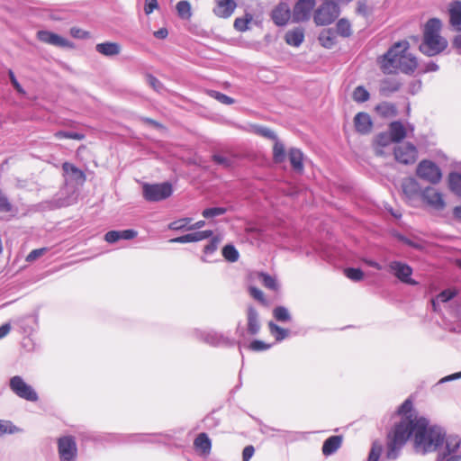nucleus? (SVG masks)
<instances>
[{
  "instance_id": "52",
  "label": "nucleus",
  "mask_w": 461,
  "mask_h": 461,
  "mask_svg": "<svg viewBox=\"0 0 461 461\" xmlns=\"http://www.w3.org/2000/svg\"><path fill=\"white\" fill-rule=\"evenodd\" d=\"M456 295V292L454 290H444L438 295L437 300H439L442 303H447Z\"/></svg>"
},
{
  "instance_id": "31",
  "label": "nucleus",
  "mask_w": 461,
  "mask_h": 461,
  "mask_svg": "<svg viewBox=\"0 0 461 461\" xmlns=\"http://www.w3.org/2000/svg\"><path fill=\"white\" fill-rule=\"evenodd\" d=\"M222 256L230 262H236L239 259V252L233 245H226L222 249Z\"/></svg>"
},
{
  "instance_id": "46",
  "label": "nucleus",
  "mask_w": 461,
  "mask_h": 461,
  "mask_svg": "<svg viewBox=\"0 0 461 461\" xmlns=\"http://www.w3.org/2000/svg\"><path fill=\"white\" fill-rule=\"evenodd\" d=\"M382 449L383 447L381 444L374 442L367 461H378L380 455L382 453Z\"/></svg>"
},
{
  "instance_id": "50",
  "label": "nucleus",
  "mask_w": 461,
  "mask_h": 461,
  "mask_svg": "<svg viewBox=\"0 0 461 461\" xmlns=\"http://www.w3.org/2000/svg\"><path fill=\"white\" fill-rule=\"evenodd\" d=\"M47 250H48L47 248H41V249H33L28 254L26 260L29 262L34 261L35 259L43 256L47 252Z\"/></svg>"
},
{
  "instance_id": "26",
  "label": "nucleus",
  "mask_w": 461,
  "mask_h": 461,
  "mask_svg": "<svg viewBox=\"0 0 461 461\" xmlns=\"http://www.w3.org/2000/svg\"><path fill=\"white\" fill-rule=\"evenodd\" d=\"M260 325L257 311L253 307L248 309V330L250 334L255 335L258 332Z\"/></svg>"
},
{
  "instance_id": "33",
  "label": "nucleus",
  "mask_w": 461,
  "mask_h": 461,
  "mask_svg": "<svg viewBox=\"0 0 461 461\" xmlns=\"http://www.w3.org/2000/svg\"><path fill=\"white\" fill-rule=\"evenodd\" d=\"M369 93L364 86H357L355 88L352 97L357 103H364L369 99Z\"/></svg>"
},
{
  "instance_id": "13",
  "label": "nucleus",
  "mask_w": 461,
  "mask_h": 461,
  "mask_svg": "<svg viewBox=\"0 0 461 461\" xmlns=\"http://www.w3.org/2000/svg\"><path fill=\"white\" fill-rule=\"evenodd\" d=\"M38 39L47 44L62 47L73 48V43L67 39L49 31H39L37 32Z\"/></svg>"
},
{
  "instance_id": "12",
  "label": "nucleus",
  "mask_w": 461,
  "mask_h": 461,
  "mask_svg": "<svg viewBox=\"0 0 461 461\" xmlns=\"http://www.w3.org/2000/svg\"><path fill=\"white\" fill-rule=\"evenodd\" d=\"M390 271L402 282L410 285H415L416 282L411 278L412 269L407 264L393 261L389 265Z\"/></svg>"
},
{
  "instance_id": "28",
  "label": "nucleus",
  "mask_w": 461,
  "mask_h": 461,
  "mask_svg": "<svg viewBox=\"0 0 461 461\" xmlns=\"http://www.w3.org/2000/svg\"><path fill=\"white\" fill-rule=\"evenodd\" d=\"M177 14L181 19L188 20L192 16L191 5L186 0L179 1L176 4Z\"/></svg>"
},
{
  "instance_id": "11",
  "label": "nucleus",
  "mask_w": 461,
  "mask_h": 461,
  "mask_svg": "<svg viewBox=\"0 0 461 461\" xmlns=\"http://www.w3.org/2000/svg\"><path fill=\"white\" fill-rule=\"evenodd\" d=\"M417 149L411 143H404L394 149L395 159L402 164H412L417 159Z\"/></svg>"
},
{
  "instance_id": "24",
  "label": "nucleus",
  "mask_w": 461,
  "mask_h": 461,
  "mask_svg": "<svg viewBox=\"0 0 461 461\" xmlns=\"http://www.w3.org/2000/svg\"><path fill=\"white\" fill-rule=\"evenodd\" d=\"M389 134L393 142H399L406 137V128L401 122H393L389 126Z\"/></svg>"
},
{
  "instance_id": "61",
  "label": "nucleus",
  "mask_w": 461,
  "mask_h": 461,
  "mask_svg": "<svg viewBox=\"0 0 461 461\" xmlns=\"http://www.w3.org/2000/svg\"><path fill=\"white\" fill-rule=\"evenodd\" d=\"M212 159H213V161H214L215 163H217V164H219V165H221V166H223L224 167H230V160H229L227 158H225V157H223V156H221V155H214V156L212 157Z\"/></svg>"
},
{
  "instance_id": "63",
  "label": "nucleus",
  "mask_w": 461,
  "mask_h": 461,
  "mask_svg": "<svg viewBox=\"0 0 461 461\" xmlns=\"http://www.w3.org/2000/svg\"><path fill=\"white\" fill-rule=\"evenodd\" d=\"M254 451L255 449L252 446H247L242 452L243 461H249L252 457Z\"/></svg>"
},
{
  "instance_id": "21",
  "label": "nucleus",
  "mask_w": 461,
  "mask_h": 461,
  "mask_svg": "<svg viewBox=\"0 0 461 461\" xmlns=\"http://www.w3.org/2000/svg\"><path fill=\"white\" fill-rule=\"evenodd\" d=\"M289 161L293 169L302 174L303 172V152L296 148H292L289 150Z\"/></svg>"
},
{
  "instance_id": "40",
  "label": "nucleus",
  "mask_w": 461,
  "mask_h": 461,
  "mask_svg": "<svg viewBox=\"0 0 461 461\" xmlns=\"http://www.w3.org/2000/svg\"><path fill=\"white\" fill-rule=\"evenodd\" d=\"M226 208H223V207H212V208H207V209H204L202 212V215L204 217V218H213V217H216V216H220V215H222L226 212Z\"/></svg>"
},
{
  "instance_id": "53",
  "label": "nucleus",
  "mask_w": 461,
  "mask_h": 461,
  "mask_svg": "<svg viewBox=\"0 0 461 461\" xmlns=\"http://www.w3.org/2000/svg\"><path fill=\"white\" fill-rule=\"evenodd\" d=\"M70 34L72 37L77 39H87L90 37V33L88 32L77 27H73L70 29Z\"/></svg>"
},
{
  "instance_id": "45",
  "label": "nucleus",
  "mask_w": 461,
  "mask_h": 461,
  "mask_svg": "<svg viewBox=\"0 0 461 461\" xmlns=\"http://www.w3.org/2000/svg\"><path fill=\"white\" fill-rule=\"evenodd\" d=\"M146 80H147V83L149 84V86L150 87H152L156 92L160 93L161 91L164 90L163 84L154 76L148 74L146 76Z\"/></svg>"
},
{
  "instance_id": "57",
  "label": "nucleus",
  "mask_w": 461,
  "mask_h": 461,
  "mask_svg": "<svg viewBox=\"0 0 461 461\" xmlns=\"http://www.w3.org/2000/svg\"><path fill=\"white\" fill-rule=\"evenodd\" d=\"M357 13L364 17L369 15V7L366 2L358 1L357 3Z\"/></svg>"
},
{
  "instance_id": "43",
  "label": "nucleus",
  "mask_w": 461,
  "mask_h": 461,
  "mask_svg": "<svg viewBox=\"0 0 461 461\" xmlns=\"http://www.w3.org/2000/svg\"><path fill=\"white\" fill-rule=\"evenodd\" d=\"M345 275L352 281H360L364 277V273L359 268L349 267L345 269Z\"/></svg>"
},
{
  "instance_id": "39",
  "label": "nucleus",
  "mask_w": 461,
  "mask_h": 461,
  "mask_svg": "<svg viewBox=\"0 0 461 461\" xmlns=\"http://www.w3.org/2000/svg\"><path fill=\"white\" fill-rule=\"evenodd\" d=\"M19 429L9 420H0V437L5 434H14Z\"/></svg>"
},
{
  "instance_id": "18",
  "label": "nucleus",
  "mask_w": 461,
  "mask_h": 461,
  "mask_svg": "<svg viewBox=\"0 0 461 461\" xmlns=\"http://www.w3.org/2000/svg\"><path fill=\"white\" fill-rule=\"evenodd\" d=\"M393 140L389 132H382L378 134L374 140V149L377 156H384V148L388 147Z\"/></svg>"
},
{
  "instance_id": "19",
  "label": "nucleus",
  "mask_w": 461,
  "mask_h": 461,
  "mask_svg": "<svg viewBox=\"0 0 461 461\" xmlns=\"http://www.w3.org/2000/svg\"><path fill=\"white\" fill-rule=\"evenodd\" d=\"M95 50L104 56L113 57L120 54L122 47L117 42L107 41L96 44Z\"/></svg>"
},
{
  "instance_id": "42",
  "label": "nucleus",
  "mask_w": 461,
  "mask_h": 461,
  "mask_svg": "<svg viewBox=\"0 0 461 461\" xmlns=\"http://www.w3.org/2000/svg\"><path fill=\"white\" fill-rule=\"evenodd\" d=\"M209 95L216 99L217 101H219L220 103L221 104H234V99L222 94V93H220L218 91H214V90H212L209 92Z\"/></svg>"
},
{
  "instance_id": "10",
  "label": "nucleus",
  "mask_w": 461,
  "mask_h": 461,
  "mask_svg": "<svg viewBox=\"0 0 461 461\" xmlns=\"http://www.w3.org/2000/svg\"><path fill=\"white\" fill-rule=\"evenodd\" d=\"M315 5V0H299L295 4L292 13L293 22L300 23L308 21Z\"/></svg>"
},
{
  "instance_id": "32",
  "label": "nucleus",
  "mask_w": 461,
  "mask_h": 461,
  "mask_svg": "<svg viewBox=\"0 0 461 461\" xmlns=\"http://www.w3.org/2000/svg\"><path fill=\"white\" fill-rule=\"evenodd\" d=\"M251 14H246L245 17L236 18L234 21V28L239 32H245L249 29V23L252 21Z\"/></svg>"
},
{
  "instance_id": "38",
  "label": "nucleus",
  "mask_w": 461,
  "mask_h": 461,
  "mask_svg": "<svg viewBox=\"0 0 461 461\" xmlns=\"http://www.w3.org/2000/svg\"><path fill=\"white\" fill-rule=\"evenodd\" d=\"M268 327L270 332L276 336V340L284 339L288 334V331L286 330L279 327L278 325L275 324L272 321L268 323Z\"/></svg>"
},
{
  "instance_id": "54",
  "label": "nucleus",
  "mask_w": 461,
  "mask_h": 461,
  "mask_svg": "<svg viewBox=\"0 0 461 461\" xmlns=\"http://www.w3.org/2000/svg\"><path fill=\"white\" fill-rule=\"evenodd\" d=\"M158 8V4L157 0H145L144 4V13L147 15H149L154 10Z\"/></svg>"
},
{
  "instance_id": "44",
  "label": "nucleus",
  "mask_w": 461,
  "mask_h": 461,
  "mask_svg": "<svg viewBox=\"0 0 461 461\" xmlns=\"http://www.w3.org/2000/svg\"><path fill=\"white\" fill-rule=\"evenodd\" d=\"M55 137L58 139L66 138V139L81 140L85 138V135L78 133V132L59 131L55 133Z\"/></svg>"
},
{
  "instance_id": "5",
  "label": "nucleus",
  "mask_w": 461,
  "mask_h": 461,
  "mask_svg": "<svg viewBox=\"0 0 461 461\" xmlns=\"http://www.w3.org/2000/svg\"><path fill=\"white\" fill-rule=\"evenodd\" d=\"M172 185L167 183L148 184L142 185V194L149 202H158L168 198L172 194Z\"/></svg>"
},
{
  "instance_id": "22",
  "label": "nucleus",
  "mask_w": 461,
  "mask_h": 461,
  "mask_svg": "<svg viewBox=\"0 0 461 461\" xmlns=\"http://www.w3.org/2000/svg\"><path fill=\"white\" fill-rule=\"evenodd\" d=\"M285 42L294 47H299L304 40V32L301 28L288 31L285 36Z\"/></svg>"
},
{
  "instance_id": "41",
  "label": "nucleus",
  "mask_w": 461,
  "mask_h": 461,
  "mask_svg": "<svg viewBox=\"0 0 461 461\" xmlns=\"http://www.w3.org/2000/svg\"><path fill=\"white\" fill-rule=\"evenodd\" d=\"M259 276H260V279H261L263 285L267 288H269L274 291L277 290L278 285H277L276 280L273 276H271L267 274H264V273H261L259 275Z\"/></svg>"
},
{
  "instance_id": "23",
  "label": "nucleus",
  "mask_w": 461,
  "mask_h": 461,
  "mask_svg": "<svg viewBox=\"0 0 461 461\" xmlns=\"http://www.w3.org/2000/svg\"><path fill=\"white\" fill-rule=\"evenodd\" d=\"M194 447L203 455L211 452L212 442L206 433H200L194 441Z\"/></svg>"
},
{
  "instance_id": "36",
  "label": "nucleus",
  "mask_w": 461,
  "mask_h": 461,
  "mask_svg": "<svg viewBox=\"0 0 461 461\" xmlns=\"http://www.w3.org/2000/svg\"><path fill=\"white\" fill-rule=\"evenodd\" d=\"M376 111L384 116H394L397 113L395 106L388 103L378 104Z\"/></svg>"
},
{
  "instance_id": "49",
  "label": "nucleus",
  "mask_w": 461,
  "mask_h": 461,
  "mask_svg": "<svg viewBox=\"0 0 461 461\" xmlns=\"http://www.w3.org/2000/svg\"><path fill=\"white\" fill-rule=\"evenodd\" d=\"M212 236V230H199L191 233L192 242L206 240Z\"/></svg>"
},
{
  "instance_id": "1",
  "label": "nucleus",
  "mask_w": 461,
  "mask_h": 461,
  "mask_svg": "<svg viewBox=\"0 0 461 461\" xmlns=\"http://www.w3.org/2000/svg\"><path fill=\"white\" fill-rule=\"evenodd\" d=\"M417 453L426 454L438 451V461H460L461 455L456 454L461 439L458 436L446 433L438 426H429V420L423 417L410 415L397 423L388 434L386 457L396 459L402 447L411 436Z\"/></svg>"
},
{
  "instance_id": "55",
  "label": "nucleus",
  "mask_w": 461,
  "mask_h": 461,
  "mask_svg": "<svg viewBox=\"0 0 461 461\" xmlns=\"http://www.w3.org/2000/svg\"><path fill=\"white\" fill-rule=\"evenodd\" d=\"M12 209L11 203H9L6 196L0 190V212H8Z\"/></svg>"
},
{
  "instance_id": "17",
  "label": "nucleus",
  "mask_w": 461,
  "mask_h": 461,
  "mask_svg": "<svg viewBox=\"0 0 461 461\" xmlns=\"http://www.w3.org/2000/svg\"><path fill=\"white\" fill-rule=\"evenodd\" d=\"M356 130L361 134H367L372 129V120L368 113H358L354 118Z\"/></svg>"
},
{
  "instance_id": "4",
  "label": "nucleus",
  "mask_w": 461,
  "mask_h": 461,
  "mask_svg": "<svg viewBox=\"0 0 461 461\" xmlns=\"http://www.w3.org/2000/svg\"><path fill=\"white\" fill-rule=\"evenodd\" d=\"M323 4L314 14V22L317 25L330 24L339 15V4L344 0H322Z\"/></svg>"
},
{
  "instance_id": "37",
  "label": "nucleus",
  "mask_w": 461,
  "mask_h": 461,
  "mask_svg": "<svg viewBox=\"0 0 461 461\" xmlns=\"http://www.w3.org/2000/svg\"><path fill=\"white\" fill-rule=\"evenodd\" d=\"M273 314L279 321H288L291 320V315L288 310L284 306L276 307L273 311Z\"/></svg>"
},
{
  "instance_id": "16",
  "label": "nucleus",
  "mask_w": 461,
  "mask_h": 461,
  "mask_svg": "<svg viewBox=\"0 0 461 461\" xmlns=\"http://www.w3.org/2000/svg\"><path fill=\"white\" fill-rule=\"evenodd\" d=\"M449 23L457 32H461V2L454 1L449 5Z\"/></svg>"
},
{
  "instance_id": "48",
  "label": "nucleus",
  "mask_w": 461,
  "mask_h": 461,
  "mask_svg": "<svg viewBox=\"0 0 461 461\" xmlns=\"http://www.w3.org/2000/svg\"><path fill=\"white\" fill-rule=\"evenodd\" d=\"M411 408H412L411 402L410 400L404 401V402L399 407V410H398V412L400 414L403 415L401 420H402L404 418H406L410 415H412L413 417H417L416 415H413L412 413H411Z\"/></svg>"
},
{
  "instance_id": "35",
  "label": "nucleus",
  "mask_w": 461,
  "mask_h": 461,
  "mask_svg": "<svg viewBox=\"0 0 461 461\" xmlns=\"http://www.w3.org/2000/svg\"><path fill=\"white\" fill-rule=\"evenodd\" d=\"M191 218H182L176 221H174L169 223L168 229L172 230H187V227L190 226L189 223L191 222Z\"/></svg>"
},
{
  "instance_id": "60",
  "label": "nucleus",
  "mask_w": 461,
  "mask_h": 461,
  "mask_svg": "<svg viewBox=\"0 0 461 461\" xmlns=\"http://www.w3.org/2000/svg\"><path fill=\"white\" fill-rule=\"evenodd\" d=\"M104 240L108 242V243H114L116 241L119 240V233H118V230H110L108 231L105 236H104Z\"/></svg>"
},
{
  "instance_id": "14",
  "label": "nucleus",
  "mask_w": 461,
  "mask_h": 461,
  "mask_svg": "<svg viewBox=\"0 0 461 461\" xmlns=\"http://www.w3.org/2000/svg\"><path fill=\"white\" fill-rule=\"evenodd\" d=\"M271 16L276 25L284 26L292 17V14L288 5L281 3L273 10Z\"/></svg>"
},
{
  "instance_id": "34",
  "label": "nucleus",
  "mask_w": 461,
  "mask_h": 461,
  "mask_svg": "<svg viewBox=\"0 0 461 461\" xmlns=\"http://www.w3.org/2000/svg\"><path fill=\"white\" fill-rule=\"evenodd\" d=\"M62 168L65 173L67 174H73L77 178L81 179L82 181H85V174L78 169L76 166H74L71 163L65 162L62 165Z\"/></svg>"
},
{
  "instance_id": "59",
  "label": "nucleus",
  "mask_w": 461,
  "mask_h": 461,
  "mask_svg": "<svg viewBox=\"0 0 461 461\" xmlns=\"http://www.w3.org/2000/svg\"><path fill=\"white\" fill-rule=\"evenodd\" d=\"M269 347H270L269 345H267L260 340H254L250 344V348L253 350H256V351L266 350V349L269 348Z\"/></svg>"
},
{
  "instance_id": "3",
  "label": "nucleus",
  "mask_w": 461,
  "mask_h": 461,
  "mask_svg": "<svg viewBox=\"0 0 461 461\" xmlns=\"http://www.w3.org/2000/svg\"><path fill=\"white\" fill-rule=\"evenodd\" d=\"M441 21L438 18L429 19L424 27L423 42L420 49L427 56H434L443 51L447 41L440 36Z\"/></svg>"
},
{
  "instance_id": "64",
  "label": "nucleus",
  "mask_w": 461,
  "mask_h": 461,
  "mask_svg": "<svg viewBox=\"0 0 461 461\" xmlns=\"http://www.w3.org/2000/svg\"><path fill=\"white\" fill-rule=\"evenodd\" d=\"M249 293H250V295L253 298H255V299H257L258 301H263L264 294H263V292L260 289H258L257 287H250L249 288Z\"/></svg>"
},
{
  "instance_id": "6",
  "label": "nucleus",
  "mask_w": 461,
  "mask_h": 461,
  "mask_svg": "<svg viewBox=\"0 0 461 461\" xmlns=\"http://www.w3.org/2000/svg\"><path fill=\"white\" fill-rule=\"evenodd\" d=\"M416 175L420 179L432 185L438 184L442 179L441 169L431 160H421L417 168Z\"/></svg>"
},
{
  "instance_id": "25",
  "label": "nucleus",
  "mask_w": 461,
  "mask_h": 461,
  "mask_svg": "<svg viewBox=\"0 0 461 461\" xmlns=\"http://www.w3.org/2000/svg\"><path fill=\"white\" fill-rule=\"evenodd\" d=\"M341 442H342V438L340 436L330 437L323 443L322 453L325 456H330V455L333 454L340 447Z\"/></svg>"
},
{
  "instance_id": "29",
  "label": "nucleus",
  "mask_w": 461,
  "mask_h": 461,
  "mask_svg": "<svg viewBox=\"0 0 461 461\" xmlns=\"http://www.w3.org/2000/svg\"><path fill=\"white\" fill-rule=\"evenodd\" d=\"M273 159L276 163H282L285 159V145L278 140H275L273 147Z\"/></svg>"
},
{
  "instance_id": "51",
  "label": "nucleus",
  "mask_w": 461,
  "mask_h": 461,
  "mask_svg": "<svg viewBox=\"0 0 461 461\" xmlns=\"http://www.w3.org/2000/svg\"><path fill=\"white\" fill-rule=\"evenodd\" d=\"M330 32H322L320 36V41L325 48H331L334 44L333 37L330 35Z\"/></svg>"
},
{
  "instance_id": "2",
  "label": "nucleus",
  "mask_w": 461,
  "mask_h": 461,
  "mask_svg": "<svg viewBox=\"0 0 461 461\" xmlns=\"http://www.w3.org/2000/svg\"><path fill=\"white\" fill-rule=\"evenodd\" d=\"M409 48L410 43L407 41L395 42L378 59L382 71L384 74H412L418 67V60L408 51Z\"/></svg>"
},
{
  "instance_id": "62",
  "label": "nucleus",
  "mask_w": 461,
  "mask_h": 461,
  "mask_svg": "<svg viewBox=\"0 0 461 461\" xmlns=\"http://www.w3.org/2000/svg\"><path fill=\"white\" fill-rule=\"evenodd\" d=\"M171 243H189L192 242L191 233L174 238L170 240Z\"/></svg>"
},
{
  "instance_id": "9",
  "label": "nucleus",
  "mask_w": 461,
  "mask_h": 461,
  "mask_svg": "<svg viewBox=\"0 0 461 461\" xmlns=\"http://www.w3.org/2000/svg\"><path fill=\"white\" fill-rule=\"evenodd\" d=\"M422 201L435 211H443L446 207V202L443 194L431 186H427L420 192Z\"/></svg>"
},
{
  "instance_id": "58",
  "label": "nucleus",
  "mask_w": 461,
  "mask_h": 461,
  "mask_svg": "<svg viewBox=\"0 0 461 461\" xmlns=\"http://www.w3.org/2000/svg\"><path fill=\"white\" fill-rule=\"evenodd\" d=\"M119 240H131L137 236V231L133 230H118Z\"/></svg>"
},
{
  "instance_id": "7",
  "label": "nucleus",
  "mask_w": 461,
  "mask_h": 461,
  "mask_svg": "<svg viewBox=\"0 0 461 461\" xmlns=\"http://www.w3.org/2000/svg\"><path fill=\"white\" fill-rule=\"evenodd\" d=\"M12 392L18 397L29 402H37L39 397L36 391L28 384L22 376L14 375L9 381Z\"/></svg>"
},
{
  "instance_id": "20",
  "label": "nucleus",
  "mask_w": 461,
  "mask_h": 461,
  "mask_svg": "<svg viewBox=\"0 0 461 461\" xmlns=\"http://www.w3.org/2000/svg\"><path fill=\"white\" fill-rule=\"evenodd\" d=\"M402 188L403 194L407 198L412 199L418 194H420V187L419 183L414 178H406L402 181Z\"/></svg>"
},
{
  "instance_id": "15",
  "label": "nucleus",
  "mask_w": 461,
  "mask_h": 461,
  "mask_svg": "<svg viewBox=\"0 0 461 461\" xmlns=\"http://www.w3.org/2000/svg\"><path fill=\"white\" fill-rule=\"evenodd\" d=\"M237 5L233 0H216V7L214 8V14L221 18L230 17Z\"/></svg>"
},
{
  "instance_id": "30",
  "label": "nucleus",
  "mask_w": 461,
  "mask_h": 461,
  "mask_svg": "<svg viewBox=\"0 0 461 461\" xmlns=\"http://www.w3.org/2000/svg\"><path fill=\"white\" fill-rule=\"evenodd\" d=\"M336 27H337L338 33L339 35H341L342 37H348L352 33L351 24L345 18H342V19L339 20L337 24H336Z\"/></svg>"
},
{
  "instance_id": "56",
  "label": "nucleus",
  "mask_w": 461,
  "mask_h": 461,
  "mask_svg": "<svg viewBox=\"0 0 461 461\" xmlns=\"http://www.w3.org/2000/svg\"><path fill=\"white\" fill-rule=\"evenodd\" d=\"M220 241H221L220 238H218V237L212 238L211 242L204 247V250H203L204 253L205 254H212V253H213L217 249V247H218V244H219Z\"/></svg>"
},
{
  "instance_id": "47",
  "label": "nucleus",
  "mask_w": 461,
  "mask_h": 461,
  "mask_svg": "<svg viewBox=\"0 0 461 461\" xmlns=\"http://www.w3.org/2000/svg\"><path fill=\"white\" fill-rule=\"evenodd\" d=\"M256 133L269 140H277L276 133L267 127L258 126L255 129Z\"/></svg>"
},
{
  "instance_id": "8",
  "label": "nucleus",
  "mask_w": 461,
  "mask_h": 461,
  "mask_svg": "<svg viewBox=\"0 0 461 461\" xmlns=\"http://www.w3.org/2000/svg\"><path fill=\"white\" fill-rule=\"evenodd\" d=\"M58 452L60 461H76L77 447L72 436H64L58 439Z\"/></svg>"
},
{
  "instance_id": "27",
  "label": "nucleus",
  "mask_w": 461,
  "mask_h": 461,
  "mask_svg": "<svg viewBox=\"0 0 461 461\" xmlns=\"http://www.w3.org/2000/svg\"><path fill=\"white\" fill-rule=\"evenodd\" d=\"M449 189L457 195H461V174L450 173L448 176Z\"/></svg>"
}]
</instances>
